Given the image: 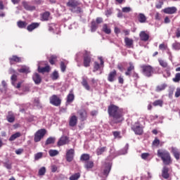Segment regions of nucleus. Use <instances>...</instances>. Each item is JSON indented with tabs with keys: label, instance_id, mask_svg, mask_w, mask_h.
Segmentation results:
<instances>
[{
	"label": "nucleus",
	"instance_id": "69168bd1",
	"mask_svg": "<svg viewBox=\"0 0 180 180\" xmlns=\"http://www.w3.org/2000/svg\"><path fill=\"white\" fill-rule=\"evenodd\" d=\"M24 150L23 148H19V149H17L15 153V154H17V155H20V154H22L23 153Z\"/></svg>",
	"mask_w": 180,
	"mask_h": 180
},
{
	"label": "nucleus",
	"instance_id": "f03ea898",
	"mask_svg": "<svg viewBox=\"0 0 180 180\" xmlns=\"http://www.w3.org/2000/svg\"><path fill=\"white\" fill-rule=\"evenodd\" d=\"M66 6L69 8V11L70 12H72V13H82V8L83 5L82 3L79 1L77 0H69L66 3Z\"/></svg>",
	"mask_w": 180,
	"mask_h": 180
},
{
	"label": "nucleus",
	"instance_id": "603ef678",
	"mask_svg": "<svg viewBox=\"0 0 180 180\" xmlns=\"http://www.w3.org/2000/svg\"><path fill=\"white\" fill-rule=\"evenodd\" d=\"M65 70H67V66L65 65V63L60 62V70L62 72H65Z\"/></svg>",
	"mask_w": 180,
	"mask_h": 180
},
{
	"label": "nucleus",
	"instance_id": "5701e85b",
	"mask_svg": "<svg viewBox=\"0 0 180 180\" xmlns=\"http://www.w3.org/2000/svg\"><path fill=\"white\" fill-rule=\"evenodd\" d=\"M131 71H134V65L129 63V66L127 68V71L125 72V75L127 77H131Z\"/></svg>",
	"mask_w": 180,
	"mask_h": 180
},
{
	"label": "nucleus",
	"instance_id": "ea45409f",
	"mask_svg": "<svg viewBox=\"0 0 180 180\" xmlns=\"http://www.w3.org/2000/svg\"><path fill=\"white\" fill-rule=\"evenodd\" d=\"M165 88H167V84H165L158 85V86H156L155 91L161 92V91H164V89H165Z\"/></svg>",
	"mask_w": 180,
	"mask_h": 180
},
{
	"label": "nucleus",
	"instance_id": "cd10ccee",
	"mask_svg": "<svg viewBox=\"0 0 180 180\" xmlns=\"http://www.w3.org/2000/svg\"><path fill=\"white\" fill-rule=\"evenodd\" d=\"M172 153L173 154L174 158L178 161L180 158V152L176 149V148H172Z\"/></svg>",
	"mask_w": 180,
	"mask_h": 180
},
{
	"label": "nucleus",
	"instance_id": "3c124183",
	"mask_svg": "<svg viewBox=\"0 0 180 180\" xmlns=\"http://www.w3.org/2000/svg\"><path fill=\"white\" fill-rule=\"evenodd\" d=\"M112 135L114 136L115 139H122V136H120V131H112Z\"/></svg>",
	"mask_w": 180,
	"mask_h": 180
},
{
	"label": "nucleus",
	"instance_id": "dca6fc26",
	"mask_svg": "<svg viewBox=\"0 0 180 180\" xmlns=\"http://www.w3.org/2000/svg\"><path fill=\"white\" fill-rule=\"evenodd\" d=\"M117 75V72L116 70H113L112 71L110 72L108 76V81L109 82H113Z\"/></svg>",
	"mask_w": 180,
	"mask_h": 180
},
{
	"label": "nucleus",
	"instance_id": "a19ab883",
	"mask_svg": "<svg viewBox=\"0 0 180 180\" xmlns=\"http://www.w3.org/2000/svg\"><path fill=\"white\" fill-rule=\"evenodd\" d=\"M81 178V174L79 172L75 173L72 174V176H70L69 179L70 180H78Z\"/></svg>",
	"mask_w": 180,
	"mask_h": 180
},
{
	"label": "nucleus",
	"instance_id": "e433bc0d",
	"mask_svg": "<svg viewBox=\"0 0 180 180\" xmlns=\"http://www.w3.org/2000/svg\"><path fill=\"white\" fill-rule=\"evenodd\" d=\"M18 71L22 74H29V72H30L29 68L26 66L22 67L20 69H18Z\"/></svg>",
	"mask_w": 180,
	"mask_h": 180
},
{
	"label": "nucleus",
	"instance_id": "f257e3e1",
	"mask_svg": "<svg viewBox=\"0 0 180 180\" xmlns=\"http://www.w3.org/2000/svg\"><path fill=\"white\" fill-rule=\"evenodd\" d=\"M108 113L111 118L110 121V124L113 126V124H118V123H122L124 120V111L123 108H119V106L110 104L108 108Z\"/></svg>",
	"mask_w": 180,
	"mask_h": 180
},
{
	"label": "nucleus",
	"instance_id": "a18cd8bd",
	"mask_svg": "<svg viewBox=\"0 0 180 180\" xmlns=\"http://www.w3.org/2000/svg\"><path fill=\"white\" fill-rule=\"evenodd\" d=\"M89 154L84 153L81 155L80 160L81 161H89Z\"/></svg>",
	"mask_w": 180,
	"mask_h": 180
},
{
	"label": "nucleus",
	"instance_id": "2f4dec72",
	"mask_svg": "<svg viewBox=\"0 0 180 180\" xmlns=\"http://www.w3.org/2000/svg\"><path fill=\"white\" fill-rule=\"evenodd\" d=\"M49 18H50V12L46 11L41 14V20H42L43 22H46L49 20Z\"/></svg>",
	"mask_w": 180,
	"mask_h": 180
},
{
	"label": "nucleus",
	"instance_id": "e2e57ef3",
	"mask_svg": "<svg viewBox=\"0 0 180 180\" xmlns=\"http://www.w3.org/2000/svg\"><path fill=\"white\" fill-rule=\"evenodd\" d=\"M96 23L97 25H99L101 23H103V18H101V17H98L96 19Z\"/></svg>",
	"mask_w": 180,
	"mask_h": 180
},
{
	"label": "nucleus",
	"instance_id": "a211bd4d",
	"mask_svg": "<svg viewBox=\"0 0 180 180\" xmlns=\"http://www.w3.org/2000/svg\"><path fill=\"white\" fill-rule=\"evenodd\" d=\"M9 62L11 65L15 64V63H22V57L13 55L12 57L9 58Z\"/></svg>",
	"mask_w": 180,
	"mask_h": 180
},
{
	"label": "nucleus",
	"instance_id": "58836bf2",
	"mask_svg": "<svg viewBox=\"0 0 180 180\" xmlns=\"http://www.w3.org/2000/svg\"><path fill=\"white\" fill-rule=\"evenodd\" d=\"M106 151V147H101V148H98L96 149V154L97 155H102Z\"/></svg>",
	"mask_w": 180,
	"mask_h": 180
},
{
	"label": "nucleus",
	"instance_id": "0eeeda50",
	"mask_svg": "<svg viewBox=\"0 0 180 180\" xmlns=\"http://www.w3.org/2000/svg\"><path fill=\"white\" fill-rule=\"evenodd\" d=\"M46 133H47V131L46 130V129H39L34 134V143H39V141H40L41 139H44V136H46Z\"/></svg>",
	"mask_w": 180,
	"mask_h": 180
},
{
	"label": "nucleus",
	"instance_id": "37998d69",
	"mask_svg": "<svg viewBox=\"0 0 180 180\" xmlns=\"http://www.w3.org/2000/svg\"><path fill=\"white\" fill-rule=\"evenodd\" d=\"M153 106H160L162 108L164 105V101L162 100H156L153 103Z\"/></svg>",
	"mask_w": 180,
	"mask_h": 180
},
{
	"label": "nucleus",
	"instance_id": "6e6d98bb",
	"mask_svg": "<svg viewBox=\"0 0 180 180\" xmlns=\"http://www.w3.org/2000/svg\"><path fill=\"white\" fill-rule=\"evenodd\" d=\"M180 81V73H176L175 75V77L173 78V82H179Z\"/></svg>",
	"mask_w": 180,
	"mask_h": 180
},
{
	"label": "nucleus",
	"instance_id": "20e7f679",
	"mask_svg": "<svg viewBox=\"0 0 180 180\" xmlns=\"http://www.w3.org/2000/svg\"><path fill=\"white\" fill-rule=\"evenodd\" d=\"M158 157L161 158L164 165H171L172 164V158H171V154L167 150L159 149L157 153Z\"/></svg>",
	"mask_w": 180,
	"mask_h": 180
},
{
	"label": "nucleus",
	"instance_id": "6ab92c4d",
	"mask_svg": "<svg viewBox=\"0 0 180 180\" xmlns=\"http://www.w3.org/2000/svg\"><path fill=\"white\" fill-rule=\"evenodd\" d=\"M139 37L141 41H148L150 39V34H147L145 31H141L139 33Z\"/></svg>",
	"mask_w": 180,
	"mask_h": 180
},
{
	"label": "nucleus",
	"instance_id": "864d4df0",
	"mask_svg": "<svg viewBox=\"0 0 180 180\" xmlns=\"http://www.w3.org/2000/svg\"><path fill=\"white\" fill-rule=\"evenodd\" d=\"M11 79L13 85H15V83L16 82V81H18V75H16L15 74H13L11 76Z\"/></svg>",
	"mask_w": 180,
	"mask_h": 180
},
{
	"label": "nucleus",
	"instance_id": "bb28decb",
	"mask_svg": "<svg viewBox=\"0 0 180 180\" xmlns=\"http://www.w3.org/2000/svg\"><path fill=\"white\" fill-rule=\"evenodd\" d=\"M110 169H112V165H110V164H107L103 171V174L104 176H108L109 175Z\"/></svg>",
	"mask_w": 180,
	"mask_h": 180
},
{
	"label": "nucleus",
	"instance_id": "6e6552de",
	"mask_svg": "<svg viewBox=\"0 0 180 180\" xmlns=\"http://www.w3.org/2000/svg\"><path fill=\"white\" fill-rule=\"evenodd\" d=\"M49 102L53 106H60L61 105V98L58 96L53 94L49 98Z\"/></svg>",
	"mask_w": 180,
	"mask_h": 180
},
{
	"label": "nucleus",
	"instance_id": "c756f323",
	"mask_svg": "<svg viewBox=\"0 0 180 180\" xmlns=\"http://www.w3.org/2000/svg\"><path fill=\"white\" fill-rule=\"evenodd\" d=\"M50 70H51L50 65H46L44 68H41L40 66L38 67V72H41V73L50 72Z\"/></svg>",
	"mask_w": 180,
	"mask_h": 180
},
{
	"label": "nucleus",
	"instance_id": "72a5a7b5",
	"mask_svg": "<svg viewBox=\"0 0 180 180\" xmlns=\"http://www.w3.org/2000/svg\"><path fill=\"white\" fill-rule=\"evenodd\" d=\"M82 85L86 89V91H90L91 90V86H89V84H88V81L86 79L83 78L82 81Z\"/></svg>",
	"mask_w": 180,
	"mask_h": 180
},
{
	"label": "nucleus",
	"instance_id": "8fccbe9b",
	"mask_svg": "<svg viewBox=\"0 0 180 180\" xmlns=\"http://www.w3.org/2000/svg\"><path fill=\"white\" fill-rule=\"evenodd\" d=\"M4 165L7 169H12V163L9 162V160L4 162Z\"/></svg>",
	"mask_w": 180,
	"mask_h": 180
},
{
	"label": "nucleus",
	"instance_id": "39448f33",
	"mask_svg": "<svg viewBox=\"0 0 180 180\" xmlns=\"http://www.w3.org/2000/svg\"><path fill=\"white\" fill-rule=\"evenodd\" d=\"M141 70L143 75H144V77H147V78H150L154 75V68L150 65H141Z\"/></svg>",
	"mask_w": 180,
	"mask_h": 180
},
{
	"label": "nucleus",
	"instance_id": "2eb2a0df",
	"mask_svg": "<svg viewBox=\"0 0 180 180\" xmlns=\"http://www.w3.org/2000/svg\"><path fill=\"white\" fill-rule=\"evenodd\" d=\"M176 7L172 6V7H167L163 10L164 13H166L167 15H174V13H176Z\"/></svg>",
	"mask_w": 180,
	"mask_h": 180
},
{
	"label": "nucleus",
	"instance_id": "423d86ee",
	"mask_svg": "<svg viewBox=\"0 0 180 180\" xmlns=\"http://www.w3.org/2000/svg\"><path fill=\"white\" fill-rule=\"evenodd\" d=\"M92 62V54L91 51H84L83 54V65L85 68L91 67V63Z\"/></svg>",
	"mask_w": 180,
	"mask_h": 180
},
{
	"label": "nucleus",
	"instance_id": "a878e982",
	"mask_svg": "<svg viewBox=\"0 0 180 180\" xmlns=\"http://www.w3.org/2000/svg\"><path fill=\"white\" fill-rule=\"evenodd\" d=\"M138 20L139 23H146L147 22V17L144 13H140L138 15Z\"/></svg>",
	"mask_w": 180,
	"mask_h": 180
},
{
	"label": "nucleus",
	"instance_id": "0e129e2a",
	"mask_svg": "<svg viewBox=\"0 0 180 180\" xmlns=\"http://www.w3.org/2000/svg\"><path fill=\"white\" fill-rule=\"evenodd\" d=\"M153 145L158 147L160 146V141L158 139L155 138V140L153 141Z\"/></svg>",
	"mask_w": 180,
	"mask_h": 180
},
{
	"label": "nucleus",
	"instance_id": "680f3d73",
	"mask_svg": "<svg viewBox=\"0 0 180 180\" xmlns=\"http://www.w3.org/2000/svg\"><path fill=\"white\" fill-rule=\"evenodd\" d=\"M131 8L130 7H124L122 8V12L124 13H129V12H131Z\"/></svg>",
	"mask_w": 180,
	"mask_h": 180
},
{
	"label": "nucleus",
	"instance_id": "f704fd0d",
	"mask_svg": "<svg viewBox=\"0 0 180 180\" xmlns=\"http://www.w3.org/2000/svg\"><path fill=\"white\" fill-rule=\"evenodd\" d=\"M56 61H57V56L52 55L50 56L49 59V62L50 63L51 65H54Z\"/></svg>",
	"mask_w": 180,
	"mask_h": 180
},
{
	"label": "nucleus",
	"instance_id": "b1692460",
	"mask_svg": "<svg viewBox=\"0 0 180 180\" xmlns=\"http://www.w3.org/2000/svg\"><path fill=\"white\" fill-rule=\"evenodd\" d=\"M75 99V96L72 93V90L70 91L68 95L67 96V103H72V102H74V100Z\"/></svg>",
	"mask_w": 180,
	"mask_h": 180
},
{
	"label": "nucleus",
	"instance_id": "774afa93",
	"mask_svg": "<svg viewBox=\"0 0 180 180\" xmlns=\"http://www.w3.org/2000/svg\"><path fill=\"white\" fill-rule=\"evenodd\" d=\"M179 96H180V88H177L175 93V97L179 98Z\"/></svg>",
	"mask_w": 180,
	"mask_h": 180
},
{
	"label": "nucleus",
	"instance_id": "c85d7f7f",
	"mask_svg": "<svg viewBox=\"0 0 180 180\" xmlns=\"http://www.w3.org/2000/svg\"><path fill=\"white\" fill-rule=\"evenodd\" d=\"M124 43L127 46V47H129V49H130L133 46L134 41H133L132 39H130V38L126 37L124 38Z\"/></svg>",
	"mask_w": 180,
	"mask_h": 180
},
{
	"label": "nucleus",
	"instance_id": "393cba45",
	"mask_svg": "<svg viewBox=\"0 0 180 180\" xmlns=\"http://www.w3.org/2000/svg\"><path fill=\"white\" fill-rule=\"evenodd\" d=\"M22 6L26 11H36V7L34 6H30L26 1L22 2Z\"/></svg>",
	"mask_w": 180,
	"mask_h": 180
},
{
	"label": "nucleus",
	"instance_id": "09e8293b",
	"mask_svg": "<svg viewBox=\"0 0 180 180\" xmlns=\"http://www.w3.org/2000/svg\"><path fill=\"white\" fill-rule=\"evenodd\" d=\"M60 77V75H58V72H57L56 70L53 71V72L52 73L51 75V78L53 81H56V79H58V77Z\"/></svg>",
	"mask_w": 180,
	"mask_h": 180
},
{
	"label": "nucleus",
	"instance_id": "052dcab7",
	"mask_svg": "<svg viewBox=\"0 0 180 180\" xmlns=\"http://www.w3.org/2000/svg\"><path fill=\"white\" fill-rule=\"evenodd\" d=\"M168 49V46L165 45V44H160L159 45V50H167Z\"/></svg>",
	"mask_w": 180,
	"mask_h": 180
},
{
	"label": "nucleus",
	"instance_id": "bf43d9fd",
	"mask_svg": "<svg viewBox=\"0 0 180 180\" xmlns=\"http://www.w3.org/2000/svg\"><path fill=\"white\" fill-rule=\"evenodd\" d=\"M141 157L142 160H147V158H148V157H150V153H142L141 155Z\"/></svg>",
	"mask_w": 180,
	"mask_h": 180
},
{
	"label": "nucleus",
	"instance_id": "412c9836",
	"mask_svg": "<svg viewBox=\"0 0 180 180\" xmlns=\"http://www.w3.org/2000/svg\"><path fill=\"white\" fill-rule=\"evenodd\" d=\"M158 63L162 68H167L166 71L167 74H169V70H171V68L168 66V63L162 59H158Z\"/></svg>",
	"mask_w": 180,
	"mask_h": 180
},
{
	"label": "nucleus",
	"instance_id": "13d9d810",
	"mask_svg": "<svg viewBox=\"0 0 180 180\" xmlns=\"http://www.w3.org/2000/svg\"><path fill=\"white\" fill-rule=\"evenodd\" d=\"M46 174V167H42L41 169L39 170V175L43 176Z\"/></svg>",
	"mask_w": 180,
	"mask_h": 180
},
{
	"label": "nucleus",
	"instance_id": "4468645a",
	"mask_svg": "<svg viewBox=\"0 0 180 180\" xmlns=\"http://www.w3.org/2000/svg\"><path fill=\"white\" fill-rule=\"evenodd\" d=\"M98 59L100 60V64L96 61L94 63V72H96V71H98V70L101 68V66L103 67V64H105V62L103 61V59L102 58H98Z\"/></svg>",
	"mask_w": 180,
	"mask_h": 180
},
{
	"label": "nucleus",
	"instance_id": "aec40b11",
	"mask_svg": "<svg viewBox=\"0 0 180 180\" xmlns=\"http://www.w3.org/2000/svg\"><path fill=\"white\" fill-rule=\"evenodd\" d=\"M32 79L36 85L41 84V76H40L37 72L34 73L32 75Z\"/></svg>",
	"mask_w": 180,
	"mask_h": 180
},
{
	"label": "nucleus",
	"instance_id": "4d7b16f0",
	"mask_svg": "<svg viewBox=\"0 0 180 180\" xmlns=\"http://www.w3.org/2000/svg\"><path fill=\"white\" fill-rule=\"evenodd\" d=\"M172 47L174 50H180V43L179 42H174L172 44Z\"/></svg>",
	"mask_w": 180,
	"mask_h": 180
},
{
	"label": "nucleus",
	"instance_id": "1a4fd4ad",
	"mask_svg": "<svg viewBox=\"0 0 180 180\" xmlns=\"http://www.w3.org/2000/svg\"><path fill=\"white\" fill-rule=\"evenodd\" d=\"M131 130L138 136L143 134V128L140 126V122H135L131 127Z\"/></svg>",
	"mask_w": 180,
	"mask_h": 180
},
{
	"label": "nucleus",
	"instance_id": "c03bdc74",
	"mask_svg": "<svg viewBox=\"0 0 180 180\" xmlns=\"http://www.w3.org/2000/svg\"><path fill=\"white\" fill-rule=\"evenodd\" d=\"M98 26L96 24V22L91 21V32H96V30L98 29Z\"/></svg>",
	"mask_w": 180,
	"mask_h": 180
},
{
	"label": "nucleus",
	"instance_id": "7c9ffc66",
	"mask_svg": "<svg viewBox=\"0 0 180 180\" xmlns=\"http://www.w3.org/2000/svg\"><path fill=\"white\" fill-rule=\"evenodd\" d=\"M102 31L105 33V34H110V33H112V30L108 26V24L103 25Z\"/></svg>",
	"mask_w": 180,
	"mask_h": 180
},
{
	"label": "nucleus",
	"instance_id": "7ed1b4c3",
	"mask_svg": "<svg viewBox=\"0 0 180 180\" xmlns=\"http://www.w3.org/2000/svg\"><path fill=\"white\" fill-rule=\"evenodd\" d=\"M158 157L161 158L164 165H171L172 164V158H171V154L167 150L159 149L157 153Z\"/></svg>",
	"mask_w": 180,
	"mask_h": 180
},
{
	"label": "nucleus",
	"instance_id": "49530a36",
	"mask_svg": "<svg viewBox=\"0 0 180 180\" xmlns=\"http://www.w3.org/2000/svg\"><path fill=\"white\" fill-rule=\"evenodd\" d=\"M85 168H86V169L94 168V162L92 161H87L85 164Z\"/></svg>",
	"mask_w": 180,
	"mask_h": 180
},
{
	"label": "nucleus",
	"instance_id": "338daca9",
	"mask_svg": "<svg viewBox=\"0 0 180 180\" xmlns=\"http://www.w3.org/2000/svg\"><path fill=\"white\" fill-rule=\"evenodd\" d=\"M90 115L91 116H92L93 117L96 116V115H98V111L97 110H92L90 112Z\"/></svg>",
	"mask_w": 180,
	"mask_h": 180
},
{
	"label": "nucleus",
	"instance_id": "473e14b6",
	"mask_svg": "<svg viewBox=\"0 0 180 180\" xmlns=\"http://www.w3.org/2000/svg\"><path fill=\"white\" fill-rule=\"evenodd\" d=\"M20 136H22V134H20V132H16L11 135L8 140L9 141H15V140H16V139H19Z\"/></svg>",
	"mask_w": 180,
	"mask_h": 180
},
{
	"label": "nucleus",
	"instance_id": "5fc2aeb1",
	"mask_svg": "<svg viewBox=\"0 0 180 180\" xmlns=\"http://www.w3.org/2000/svg\"><path fill=\"white\" fill-rule=\"evenodd\" d=\"M42 157H43V153L41 152L37 153L34 155V160L37 161V160H40V158H42Z\"/></svg>",
	"mask_w": 180,
	"mask_h": 180
},
{
	"label": "nucleus",
	"instance_id": "ddd939ff",
	"mask_svg": "<svg viewBox=\"0 0 180 180\" xmlns=\"http://www.w3.org/2000/svg\"><path fill=\"white\" fill-rule=\"evenodd\" d=\"M78 124V117L73 115L69 117V126L70 127H75Z\"/></svg>",
	"mask_w": 180,
	"mask_h": 180
},
{
	"label": "nucleus",
	"instance_id": "9d476101",
	"mask_svg": "<svg viewBox=\"0 0 180 180\" xmlns=\"http://www.w3.org/2000/svg\"><path fill=\"white\" fill-rule=\"evenodd\" d=\"M77 115L80 122H85L88 119V111L85 109H81L77 111Z\"/></svg>",
	"mask_w": 180,
	"mask_h": 180
},
{
	"label": "nucleus",
	"instance_id": "4be33fe9",
	"mask_svg": "<svg viewBox=\"0 0 180 180\" xmlns=\"http://www.w3.org/2000/svg\"><path fill=\"white\" fill-rule=\"evenodd\" d=\"M39 26H40V23L32 22L27 27V30H28V32H33V30H34V29H37Z\"/></svg>",
	"mask_w": 180,
	"mask_h": 180
},
{
	"label": "nucleus",
	"instance_id": "9b49d317",
	"mask_svg": "<svg viewBox=\"0 0 180 180\" xmlns=\"http://www.w3.org/2000/svg\"><path fill=\"white\" fill-rule=\"evenodd\" d=\"M74 155H75V150L74 149L68 150L66 152V161L72 162L74 160Z\"/></svg>",
	"mask_w": 180,
	"mask_h": 180
},
{
	"label": "nucleus",
	"instance_id": "de8ad7c7",
	"mask_svg": "<svg viewBox=\"0 0 180 180\" xmlns=\"http://www.w3.org/2000/svg\"><path fill=\"white\" fill-rule=\"evenodd\" d=\"M50 157H56V155H58V150H50L49 151Z\"/></svg>",
	"mask_w": 180,
	"mask_h": 180
},
{
	"label": "nucleus",
	"instance_id": "4c0bfd02",
	"mask_svg": "<svg viewBox=\"0 0 180 180\" xmlns=\"http://www.w3.org/2000/svg\"><path fill=\"white\" fill-rule=\"evenodd\" d=\"M54 143H56V138L51 136L46 139L45 145L49 146V144H54Z\"/></svg>",
	"mask_w": 180,
	"mask_h": 180
},
{
	"label": "nucleus",
	"instance_id": "c9c22d12",
	"mask_svg": "<svg viewBox=\"0 0 180 180\" xmlns=\"http://www.w3.org/2000/svg\"><path fill=\"white\" fill-rule=\"evenodd\" d=\"M6 120L8 123H13V122H15V115L13 113H9L6 116Z\"/></svg>",
	"mask_w": 180,
	"mask_h": 180
},
{
	"label": "nucleus",
	"instance_id": "f3484780",
	"mask_svg": "<svg viewBox=\"0 0 180 180\" xmlns=\"http://www.w3.org/2000/svg\"><path fill=\"white\" fill-rule=\"evenodd\" d=\"M162 176L164 179H168L169 178V168L168 167H163L162 169Z\"/></svg>",
	"mask_w": 180,
	"mask_h": 180
},
{
	"label": "nucleus",
	"instance_id": "f8f14e48",
	"mask_svg": "<svg viewBox=\"0 0 180 180\" xmlns=\"http://www.w3.org/2000/svg\"><path fill=\"white\" fill-rule=\"evenodd\" d=\"M70 143V138L67 136H63L60 138L58 141V147H61V146H65V144Z\"/></svg>",
	"mask_w": 180,
	"mask_h": 180
},
{
	"label": "nucleus",
	"instance_id": "79ce46f5",
	"mask_svg": "<svg viewBox=\"0 0 180 180\" xmlns=\"http://www.w3.org/2000/svg\"><path fill=\"white\" fill-rule=\"evenodd\" d=\"M18 27H20V29H25V27H26L27 26V22H25V21H18L17 23Z\"/></svg>",
	"mask_w": 180,
	"mask_h": 180
}]
</instances>
